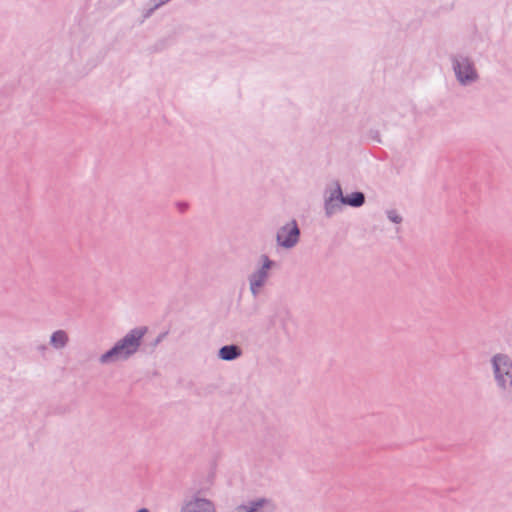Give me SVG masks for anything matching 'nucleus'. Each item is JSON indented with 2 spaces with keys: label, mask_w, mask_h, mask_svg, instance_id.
I'll use <instances>...</instances> for the list:
<instances>
[{
  "label": "nucleus",
  "mask_w": 512,
  "mask_h": 512,
  "mask_svg": "<svg viewBox=\"0 0 512 512\" xmlns=\"http://www.w3.org/2000/svg\"><path fill=\"white\" fill-rule=\"evenodd\" d=\"M146 333V327H137L130 330L112 348L99 357V362L107 365L128 360L138 352Z\"/></svg>",
  "instance_id": "1"
},
{
  "label": "nucleus",
  "mask_w": 512,
  "mask_h": 512,
  "mask_svg": "<svg viewBox=\"0 0 512 512\" xmlns=\"http://www.w3.org/2000/svg\"><path fill=\"white\" fill-rule=\"evenodd\" d=\"M300 230L296 221L292 220L281 226L276 233L277 245L291 249L296 246L299 241Z\"/></svg>",
  "instance_id": "5"
},
{
  "label": "nucleus",
  "mask_w": 512,
  "mask_h": 512,
  "mask_svg": "<svg viewBox=\"0 0 512 512\" xmlns=\"http://www.w3.org/2000/svg\"><path fill=\"white\" fill-rule=\"evenodd\" d=\"M242 355V350L237 345H226L219 349L218 357L223 361H233Z\"/></svg>",
  "instance_id": "10"
},
{
  "label": "nucleus",
  "mask_w": 512,
  "mask_h": 512,
  "mask_svg": "<svg viewBox=\"0 0 512 512\" xmlns=\"http://www.w3.org/2000/svg\"><path fill=\"white\" fill-rule=\"evenodd\" d=\"M68 342L69 335L64 330H56L50 335L49 343L56 350L64 349Z\"/></svg>",
  "instance_id": "9"
},
{
  "label": "nucleus",
  "mask_w": 512,
  "mask_h": 512,
  "mask_svg": "<svg viewBox=\"0 0 512 512\" xmlns=\"http://www.w3.org/2000/svg\"><path fill=\"white\" fill-rule=\"evenodd\" d=\"M387 217L390 221L394 223H400L402 221V217L395 210H390L387 212Z\"/></svg>",
  "instance_id": "12"
},
{
  "label": "nucleus",
  "mask_w": 512,
  "mask_h": 512,
  "mask_svg": "<svg viewBox=\"0 0 512 512\" xmlns=\"http://www.w3.org/2000/svg\"><path fill=\"white\" fill-rule=\"evenodd\" d=\"M137 512H149V510H148V509H146V508H141V509H139Z\"/></svg>",
  "instance_id": "13"
},
{
  "label": "nucleus",
  "mask_w": 512,
  "mask_h": 512,
  "mask_svg": "<svg viewBox=\"0 0 512 512\" xmlns=\"http://www.w3.org/2000/svg\"><path fill=\"white\" fill-rule=\"evenodd\" d=\"M181 512H216L214 503L206 498L192 497L185 502Z\"/></svg>",
  "instance_id": "7"
},
{
  "label": "nucleus",
  "mask_w": 512,
  "mask_h": 512,
  "mask_svg": "<svg viewBox=\"0 0 512 512\" xmlns=\"http://www.w3.org/2000/svg\"><path fill=\"white\" fill-rule=\"evenodd\" d=\"M275 262L266 254H261L258 258V266L248 275L247 282L249 292L256 298L263 293L270 278L271 270L275 267Z\"/></svg>",
  "instance_id": "3"
},
{
  "label": "nucleus",
  "mask_w": 512,
  "mask_h": 512,
  "mask_svg": "<svg viewBox=\"0 0 512 512\" xmlns=\"http://www.w3.org/2000/svg\"><path fill=\"white\" fill-rule=\"evenodd\" d=\"M364 203V195L362 193H353L350 197L345 198L344 204H349L354 207L361 206Z\"/></svg>",
  "instance_id": "11"
},
{
  "label": "nucleus",
  "mask_w": 512,
  "mask_h": 512,
  "mask_svg": "<svg viewBox=\"0 0 512 512\" xmlns=\"http://www.w3.org/2000/svg\"><path fill=\"white\" fill-rule=\"evenodd\" d=\"M275 505L268 498H256L236 507L235 512H274Z\"/></svg>",
  "instance_id": "6"
},
{
  "label": "nucleus",
  "mask_w": 512,
  "mask_h": 512,
  "mask_svg": "<svg viewBox=\"0 0 512 512\" xmlns=\"http://www.w3.org/2000/svg\"><path fill=\"white\" fill-rule=\"evenodd\" d=\"M452 69L457 81L462 86H469L478 80V72L474 61L463 53L452 56Z\"/></svg>",
  "instance_id": "4"
},
{
  "label": "nucleus",
  "mask_w": 512,
  "mask_h": 512,
  "mask_svg": "<svg viewBox=\"0 0 512 512\" xmlns=\"http://www.w3.org/2000/svg\"><path fill=\"white\" fill-rule=\"evenodd\" d=\"M488 363L497 390L503 394H512V356L504 351L494 352Z\"/></svg>",
  "instance_id": "2"
},
{
  "label": "nucleus",
  "mask_w": 512,
  "mask_h": 512,
  "mask_svg": "<svg viewBox=\"0 0 512 512\" xmlns=\"http://www.w3.org/2000/svg\"><path fill=\"white\" fill-rule=\"evenodd\" d=\"M345 197L342 195L341 187L338 183L334 184L329 190V196L325 201V210L327 215H332L341 204H344Z\"/></svg>",
  "instance_id": "8"
}]
</instances>
